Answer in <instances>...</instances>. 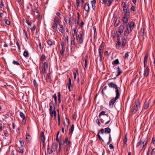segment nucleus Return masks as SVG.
<instances>
[{"mask_svg":"<svg viewBox=\"0 0 155 155\" xmlns=\"http://www.w3.org/2000/svg\"><path fill=\"white\" fill-rule=\"evenodd\" d=\"M49 105L50 106L49 111L50 116L51 117L54 116L55 118L56 116V112L55 110L54 105L53 103V101H52L50 103Z\"/></svg>","mask_w":155,"mask_h":155,"instance_id":"nucleus-1","label":"nucleus"},{"mask_svg":"<svg viewBox=\"0 0 155 155\" xmlns=\"http://www.w3.org/2000/svg\"><path fill=\"white\" fill-rule=\"evenodd\" d=\"M134 104V106L131 108L130 110L133 114H134L136 113L138 109V107L140 106V102L138 99L136 100Z\"/></svg>","mask_w":155,"mask_h":155,"instance_id":"nucleus-2","label":"nucleus"},{"mask_svg":"<svg viewBox=\"0 0 155 155\" xmlns=\"http://www.w3.org/2000/svg\"><path fill=\"white\" fill-rule=\"evenodd\" d=\"M126 28L127 29L126 30L124 31V35L127 38L128 36V34L131 32L132 30L131 28H130V26H128V24L127 25Z\"/></svg>","mask_w":155,"mask_h":155,"instance_id":"nucleus-3","label":"nucleus"},{"mask_svg":"<svg viewBox=\"0 0 155 155\" xmlns=\"http://www.w3.org/2000/svg\"><path fill=\"white\" fill-rule=\"evenodd\" d=\"M76 39L77 40H78V42L80 44H82L83 43L84 38L82 36L81 32H80V34L78 35V36H77Z\"/></svg>","mask_w":155,"mask_h":155,"instance_id":"nucleus-4","label":"nucleus"},{"mask_svg":"<svg viewBox=\"0 0 155 155\" xmlns=\"http://www.w3.org/2000/svg\"><path fill=\"white\" fill-rule=\"evenodd\" d=\"M151 101H150V100L148 102L147 101H145L144 104L143 108L142 110H143V109L147 110L148 109L149 107V105Z\"/></svg>","mask_w":155,"mask_h":155,"instance_id":"nucleus-5","label":"nucleus"},{"mask_svg":"<svg viewBox=\"0 0 155 155\" xmlns=\"http://www.w3.org/2000/svg\"><path fill=\"white\" fill-rule=\"evenodd\" d=\"M26 23L28 24V25L29 26H32V27L30 28L32 32H33V31L35 30V29L34 24L32 23V22H29L27 20L26 21Z\"/></svg>","mask_w":155,"mask_h":155,"instance_id":"nucleus-6","label":"nucleus"},{"mask_svg":"<svg viewBox=\"0 0 155 155\" xmlns=\"http://www.w3.org/2000/svg\"><path fill=\"white\" fill-rule=\"evenodd\" d=\"M108 85L110 87L114 88L115 90L119 88L115 83L113 82H110Z\"/></svg>","mask_w":155,"mask_h":155,"instance_id":"nucleus-7","label":"nucleus"},{"mask_svg":"<svg viewBox=\"0 0 155 155\" xmlns=\"http://www.w3.org/2000/svg\"><path fill=\"white\" fill-rule=\"evenodd\" d=\"M48 67V64L46 62H44L42 68V73H43L44 74L46 72V68H47Z\"/></svg>","mask_w":155,"mask_h":155,"instance_id":"nucleus-8","label":"nucleus"},{"mask_svg":"<svg viewBox=\"0 0 155 155\" xmlns=\"http://www.w3.org/2000/svg\"><path fill=\"white\" fill-rule=\"evenodd\" d=\"M104 42H102L101 45L100 46L99 48L98 49L99 53H103L104 45Z\"/></svg>","mask_w":155,"mask_h":155,"instance_id":"nucleus-9","label":"nucleus"},{"mask_svg":"<svg viewBox=\"0 0 155 155\" xmlns=\"http://www.w3.org/2000/svg\"><path fill=\"white\" fill-rule=\"evenodd\" d=\"M129 16H124L122 21L124 24H127L128 21Z\"/></svg>","mask_w":155,"mask_h":155,"instance_id":"nucleus-10","label":"nucleus"},{"mask_svg":"<svg viewBox=\"0 0 155 155\" xmlns=\"http://www.w3.org/2000/svg\"><path fill=\"white\" fill-rule=\"evenodd\" d=\"M150 69L148 67L146 68L144 71V75L145 77H147L149 75Z\"/></svg>","mask_w":155,"mask_h":155,"instance_id":"nucleus-11","label":"nucleus"},{"mask_svg":"<svg viewBox=\"0 0 155 155\" xmlns=\"http://www.w3.org/2000/svg\"><path fill=\"white\" fill-rule=\"evenodd\" d=\"M84 9L85 11H87L88 13L90 11V7L89 6V3L86 2L84 5Z\"/></svg>","mask_w":155,"mask_h":155,"instance_id":"nucleus-12","label":"nucleus"},{"mask_svg":"<svg viewBox=\"0 0 155 155\" xmlns=\"http://www.w3.org/2000/svg\"><path fill=\"white\" fill-rule=\"evenodd\" d=\"M64 42H61V50L60 51L61 54L63 55L65 51V48L64 47Z\"/></svg>","mask_w":155,"mask_h":155,"instance_id":"nucleus-13","label":"nucleus"},{"mask_svg":"<svg viewBox=\"0 0 155 155\" xmlns=\"http://www.w3.org/2000/svg\"><path fill=\"white\" fill-rule=\"evenodd\" d=\"M119 88H118L117 89L115 90V94H116V96L115 98L116 99H118L120 97V93L119 89Z\"/></svg>","mask_w":155,"mask_h":155,"instance_id":"nucleus-14","label":"nucleus"},{"mask_svg":"<svg viewBox=\"0 0 155 155\" xmlns=\"http://www.w3.org/2000/svg\"><path fill=\"white\" fill-rule=\"evenodd\" d=\"M118 99H116L115 97H114L109 102V106H110L111 105H114L116 101Z\"/></svg>","mask_w":155,"mask_h":155,"instance_id":"nucleus-15","label":"nucleus"},{"mask_svg":"<svg viewBox=\"0 0 155 155\" xmlns=\"http://www.w3.org/2000/svg\"><path fill=\"white\" fill-rule=\"evenodd\" d=\"M124 13V16H129L130 15V12L129 9L123 10Z\"/></svg>","mask_w":155,"mask_h":155,"instance_id":"nucleus-16","label":"nucleus"},{"mask_svg":"<svg viewBox=\"0 0 155 155\" xmlns=\"http://www.w3.org/2000/svg\"><path fill=\"white\" fill-rule=\"evenodd\" d=\"M46 79L47 82L51 83V77L50 76V73H48L47 74Z\"/></svg>","mask_w":155,"mask_h":155,"instance_id":"nucleus-17","label":"nucleus"},{"mask_svg":"<svg viewBox=\"0 0 155 155\" xmlns=\"http://www.w3.org/2000/svg\"><path fill=\"white\" fill-rule=\"evenodd\" d=\"M124 29V27L123 25H121L118 29V33H121L123 32Z\"/></svg>","mask_w":155,"mask_h":155,"instance_id":"nucleus-18","label":"nucleus"},{"mask_svg":"<svg viewBox=\"0 0 155 155\" xmlns=\"http://www.w3.org/2000/svg\"><path fill=\"white\" fill-rule=\"evenodd\" d=\"M60 26V28H58L59 31L62 33H64L65 31V30L63 28V26L62 25H59Z\"/></svg>","mask_w":155,"mask_h":155,"instance_id":"nucleus-19","label":"nucleus"},{"mask_svg":"<svg viewBox=\"0 0 155 155\" xmlns=\"http://www.w3.org/2000/svg\"><path fill=\"white\" fill-rule=\"evenodd\" d=\"M74 125L73 124L71 126V127L70 128V130H69V134L71 136L72 134V133L74 131Z\"/></svg>","mask_w":155,"mask_h":155,"instance_id":"nucleus-20","label":"nucleus"},{"mask_svg":"<svg viewBox=\"0 0 155 155\" xmlns=\"http://www.w3.org/2000/svg\"><path fill=\"white\" fill-rule=\"evenodd\" d=\"M96 0H93L91 1V4H92V8L93 10H95L96 8Z\"/></svg>","mask_w":155,"mask_h":155,"instance_id":"nucleus-21","label":"nucleus"},{"mask_svg":"<svg viewBox=\"0 0 155 155\" xmlns=\"http://www.w3.org/2000/svg\"><path fill=\"white\" fill-rule=\"evenodd\" d=\"M58 23L52 22L51 23L52 28L54 30L55 28H58Z\"/></svg>","mask_w":155,"mask_h":155,"instance_id":"nucleus-22","label":"nucleus"},{"mask_svg":"<svg viewBox=\"0 0 155 155\" xmlns=\"http://www.w3.org/2000/svg\"><path fill=\"white\" fill-rule=\"evenodd\" d=\"M148 58V55L146 54L145 56L144 59H143V63H144V67H145L146 64H147V60Z\"/></svg>","mask_w":155,"mask_h":155,"instance_id":"nucleus-23","label":"nucleus"},{"mask_svg":"<svg viewBox=\"0 0 155 155\" xmlns=\"http://www.w3.org/2000/svg\"><path fill=\"white\" fill-rule=\"evenodd\" d=\"M122 5H123L122 8H123V10L125 9H128L127 7V5L126 4V2H123L122 3Z\"/></svg>","mask_w":155,"mask_h":155,"instance_id":"nucleus-24","label":"nucleus"},{"mask_svg":"<svg viewBox=\"0 0 155 155\" xmlns=\"http://www.w3.org/2000/svg\"><path fill=\"white\" fill-rule=\"evenodd\" d=\"M117 74L116 75L117 77L120 75L122 72L121 69L119 67H117Z\"/></svg>","mask_w":155,"mask_h":155,"instance_id":"nucleus-25","label":"nucleus"},{"mask_svg":"<svg viewBox=\"0 0 155 155\" xmlns=\"http://www.w3.org/2000/svg\"><path fill=\"white\" fill-rule=\"evenodd\" d=\"M53 21L54 22H53L58 23V24L60 23V21L58 18L54 17H53Z\"/></svg>","mask_w":155,"mask_h":155,"instance_id":"nucleus-26","label":"nucleus"},{"mask_svg":"<svg viewBox=\"0 0 155 155\" xmlns=\"http://www.w3.org/2000/svg\"><path fill=\"white\" fill-rule=\"evenodd\" d=\"M114 0H107L106 2V5L108 6H109L111 5V4L113 2Z\"/></svg>","mask_w":155,"mask_h":155,"instance_id":"nucleus-27","label":"nucleus"},{"mask_svg":"<svg viewBox=\"0 0 155 155\" xmlns=\"http://www.w3.org/2000/svg\"><path fill=\"white\" fill-rule=\"evenodd\" d=\"M23 55L26 58H28L29 57V54L27 50H25L23 53Z\"/></svg>","mask_w":155,"mask_h":155,"instance_id":"nucleus-28","label":"nucleus"},{"mask_svg":"<svg viewBox=\"0 0 155 155\" xmlns=\"http://www.w3.org/2000/svg\"><path fill=\"white\" fill-rule=\"evenodd\" d=\"M104 130L105 133L107 134L110 133L111 131L110 129L108 127L106 128Z\"/></svg>","mask_w":155,"mask_h":155,"instance_id":"nucleus-29","label":"nucleus"},{"mask_svg":"<svg viewBox=\"0 0 155 155\" xmlns=\"http://www.w3.org/2000/svg\"><path fill=\"white\" fill-rule=\"evenodd\" d=\"M126 43V38L124 37V39L122 40V46L123 47V48H124V47L125 46Z\"/></svg>","mask_w":155,"mask_h":155,"instance_id":"nucleus-30","label":"nucleus"},{"mask_svg":"<svg viewBox=\"0 0 155 155\" xmlns=\"http://www.w3.org/2000/svg\"><path fill=\"white\" fill-rule=\"evenodd\" d=\"M53 147H52L51 149L50 150H49V142L48 143V148H47V152L49 154H51L52 153L53 151Z\"/></svg>","mask_w":155,"mask_h":155,"instance_id":"nucleus-31","label":"nucleus"},{"mask_svg":"<svg viewBox=\"0 0 155 155\" xmlns=\"http://www.w3.org/2000/svg\"><path fill=\"white\" fill-rule=\"evenodd\" d=\"M119 64V61L118 59H115L112 63L113 65H117Z\"/></svg>","mask_w":155,"mask_h":155,"instance_id":"nucleus-32","label":"nucleus"},{"mask_svg":"<svg viewBox=\"0 0 155 155\" xmlns=\"http://www.w3.org/2000/svg\"><path fill=\"white\" fill-rule=\"evenodd\" d=\"M41 140L42 141H45V135L43 132H41Z\"/></svg>","mask_w":155,"mask_h":155,"instance_id":"nucleus-33","label":"nucleus"},{"mask_svg":"<svg viewBox=\"0 0 155 155\" xmlns=\"http://www.w3.org/2000/svg\"><path fill=\"white\" fill-rule=\"evenodd\" d=\"M120 44H121V42H120V41H117V43L116 45V48H117V49H118L120 47Z\"/></svg>","mask_w":155,"mask_h":155,"instance_id":"nucleus-34","label":"nucleus"},{"mask_svg":"<svg viewBox=\"0 0 155 155\" xmlns=\"http://www.w3.org/2000/svg\"><path fill=\"white\" fill-rule=\"evenodd\" d=\"M47 43L50 47H51L52 45H54V43H53L50 40L47 41Z\"/></svg>","mask_w":155,"mask_h":155,"instance_id":"nucleus-35","label":"nucleus"},{"mask_svg":"<svg viewBox=\"0 0 155 155\" xmlns=\"http://www.w3.org/2000/svg\"><path fill=\"white\" fill-rule=\"evenodd\" d=\"M105 115V112L104 111H101L99 114V117L101 119H102L101 118V116L102 115Z\"/></svg>","mask_w":155,"mask_h":155,"instance_id":"nucleus-36","label":"nucleus"},{"mask_svg":"<svg viewBox=\"0 0 155 155\" xmlns=\"http://www.w3.org/2000/svg\"><path fill=\"white\" fill-rule=\"evenodd\" d=\"M144 28L141 29L140 31V34L141 36H143L144 35Z\"/></svg>","mask_w":155,"mask_h":155,"instance_id":"nucleus-37","label":"nucleus"},{"mask_svg":"<svg viewBox=\"0 0 155 155\" xmlns=\"http://www.w3.org/2000/svg\"><path fill=\"white\" fill-rule=\"evenodd\" d=\"M18 152L20 153H22L24 152V148L23 147H20L18 150Z\"/></svg>","mask_w":155,"mask_h":155,"instance_id":"nucleus-38","label":"nucleus"},{"mask_svg":"<svg viewBox=\"0 0 155 155\" xmlns=\"http://www.w3.org/2000/svg\"><path fill=\"white\" fill-rule=\"evenodd\" d=\"M127 134H126L125 135V136L124 139L123 140L124 146L126 144L127 142Z\"/></svg>","mask_w":155,"mask_h":155,"instance_id":"nucleus-39","label":"nucleus"},{"mask_svg":"<svg viewBox=\"0 0 155 155\" xmlns=\"http://www.w3.org/2000/svg\"><path fill=\"white\" fill-rule=\"evenodd\" d=\"M19 141L21 145V147H23L24 145V140L21 139H20Z\"/></svg>","mask_w":155,"mask_h":155,"instance_id":"nucleus-40","label":"nucleus"},{"mask_svg":"<svg viewBox=\"0 0 155 155\" xmlns=\"http://www.w3.org/2000/svg\"><path fill=\"white\" fill-rule=\"evenodd\" d=\"M128 26H130V28H133L134 26V22L132 21H131L130 23V25H129V24H128Z\"/></svg>","mask_w":155,"mask_h":155,"instance_id":"nucleus-41","label":"nucleus"},{"mask_svg":"<svg viewBox=\"0 0 155 155\" xmlns=\"http://www.w3.org/2000/svg\"><path fill=\"white\" fill-rule=\"evenodd\" d=\"M75 39V37H74V38H71V45H75V41H74Z\"/></svg>","mask_w":155,"mask_h":155,"instance_id":"nucleus-42","label":"nucleus"},{"mask_svg":"<svg viewBox=\"0 0 155 155\" xmlns=\"http://www.w3.org/2000/svg\"><path fill=\"white\" fill-rule=\"evenodd\" d=\"M20 117L23 119L26 118L25 115H24L23 113L21 111L20 112Z\"/></svg>","mask_w":155,"mask_h":155,"instance_id":"nucleus-43","label":"nucleus"},{"mask_svg":"<svg viewBox=\"0 0 155 155\" xmlns=\"http://www.w3.org/2000/svg\"><path fill=\"white\" fill-rule=\"evenodd\" d=\"M87 58H85L84 59L85 64H84V69L85 70V69L87 68Z\"/></svg>","mask_w":155,"mask_h":155,"instance_id":"nucleus-44","label":"nucleus"},{"mask_svg":"<svg viewBox=\"0 0 155 155\" xmlns=\"http://www.w3.org/2000/svg\"><path fill=\"white\" fill-rule=\"evenodd\" d=\"M76 28H75L74 29V34H73V36L74 37V36H76V38H77V33L76 31Z\"/></svg>","mask_w":155,"mask_h":155,"instance_id":"nucleus-45","label":"nucleus"},{"mask_svg":"<svg viewBox=\"0 0 155 155\" xmlns=\"http://www.w3.org/2000/svg\"><path fill=\"white\" fill-rule=\"evenodd\" d=\"M46 58L45 56V54H43L41 56V60L42 61H44Z\"/></svg>","mask_w":155,"mask_h":155,"instance_id":"nucleus-46","label":"nucleus"},{"mask_svg":"<svg viewBox=\"0 0 155 155\" xmlns=\"http://www.w3.org/2000/svg\"><path fill=\"white\" fill-rule=\"evenodd\" d=\"M5 23L6 24L8 25H9L10 24V21L8 20V19H4Z\"/></svg>","mask_w":155,"mask_h":155,"instance_id":"nucleus-47","label":"nucleus"},{"mask_svg":"<svg viewBox=\"0 0 155 155\" xmlns=\"http://www.w3.org/2000/svg\"><path fill=\"white\" fill-rule=\"evenodd\" d=\"M121 35V34H120V33L117 34V39L118 41H120Z\"/></svg>","mask_w":155,"mask_h":155,"instance_id":"nucleus-48","label":"nucleus"},{"mask_svg":"<svg viewBox=\"0 0 155 155\" xmlns=\"http://www.w3.org/2000/svg\"><path fill=\"white\" fill-rule=\"evenodd\" d=\"M129 53H130V52H128L125 54L124 56V59H126L128 58L129 55L128 54Z\"/></svg>","mask_w":155,"mask_h":155,"instance_id":"nucleus-49","label":"nucleus"},{"mask_svg":"<svg viewBox=\"0 0 155 155\" xmlns=\"http://www.w3.org/2000/svg\"><path fill=\"white\" fill-rule=\"evenodd\" d=\"M99 57H100V61H102V54L103 53H99Z\"/></svg>","mask_w":155,"mask_h":155,"instance_id":"nucleus-50","label":"nucleus"},{"mask_svg":"<svg viewBox=\"0 0 155 155\" xmlns=\"http://www.w3.org/2000/svg\"><path fill=\"white\" fill-rule=\"evenodd\" d=\"M38 47L41 50H42L43 48H42L41 43L40 41H39L38 45Z\"/></svg>","mask_w":155,"mask_h":155,"instance_id":"nucleus-51","label":"nucleus"},{"mask_svg":"<svg viewBox=\"0 0 155 155\" xmlns=\"http://www.w3.org/2000/svg\"><path fill=\"white\" fill-rule=\"evenodd\" d=\"M142 141L141 140H140L139 142L137 143L136 145V147H137L139 146L142 143Z\"/></svg>","mask_w":155,"mask_h":155,"instance_id":"nucleus-52","label":"nucleus"},{"mask_svg":"<svg viewBox=\"0 0 155 155\" xmlns=\"http://www.w3.org/2000/svg\"><path fill=\"white\" fill-rule=\"evenodd\" d=\"M68 19H69V18L68 16L65 17L64 18V20L67 24L68 23Z\"/></svg>","mask_w":155,"mask_h":155,"instance_id":"nucleus-53","label":"nucleus"},{"mask_svg":"<svg viewBox=\"0 0 155 155\" xmlns=\"http://www.w3.org/2000/svg\"><path fill=\"white\" fill-rule=\"evenodd\" d=\"M34 86L35 88L38 87V84L35 80H34L33 81Z\"/></svg>","mask_w":155,"mask_h":155,"instance_id":"nucleus-54","label":"nucleus"},{"mask_svg":"<svg viewBox=\"0 0 155 155\" xmlns=\"http://www.w3.org/2000/svg\"><path fill=\"white\" fill-rule=\"evenodd\" d=\"M26 139L27 140H28V141H29V140L31 139V137L30 135L28 134H26Z\"/></svg>","mask_w":155,"mask_h":155,"instance_id":"nucleus-55","label":"nucleus"},{"mask_svg":"<svg viewBox=\"0 0 155 155\" xmlns=\"http://www.w3.org/2000/svg\"><path fill=\"white\" fill-rule=\"evenodd\" d=\"M68 138L67 137L65 139L64 141L63 142V144H64L65 143H66L68 141Z\"/></svg>","mask_w":155,"mask_h":155,"instance_id":"nucleus-56","label":"nucleus"},{"mask_svg":"<svg viewBox=\"0 0 155 155\" xmlns=\"http://www.w3.org/2000/svg\"><path fill=\"white\" fill-rule=\"evenodd\" d=\"M12 63L14 64H15V65H20L19 63L17 61H16L15 60H14L13 61Z\"/></svg>","mask_w":155,"mask_h":155,"instance_id":"nucleus-57","label":"nucleus"},{"mask_svg":"<svg viewBox=\"0 0 155 155\" xmlns=\"http://www.w3.org/2000/svg\"><path fill=\"white\" fill-rule=\"evenodd\" d=\"M97 136L100 140H101L103 142L104 141V140L100 136L99 133L97 134Z\"/></svg>","mask_w":155,"mask_h":155,"instance_id":"nucleus-58","label":"nucleus"},{"mask_svg":"<svg viewBox=\"0 0 155 155\" xmlns=\"http://www.w3.org/2000/svg\"><path fill=\"white\" fill-rule=\"evenodd\" d=\"M69 82L68 84L67 85L68 86H71V78H70L68 79Z\"/></svg>","mask_w":155,"mask_h":155,"instance_id":"nucleus-59","label":"nucleus"},{"mask_svg":"<svg viewBox=\"0 0 155 155\" xmlns=\"http://www.w3.org/2000/svg\"><path fill=\"white\" fill-rule=\"evenodd\" d=\"M107 0H100V2H101L102 4H104L105 5L106 4Z\"/></svg>","mask_w":155,"mask_h":155,"instance_id":"nucleus-60","label":"nucleus"},{"mask_svg":"<svg viewBox=\"0 0 155 155\" xmlns=\"http://www.w3.org/2000/svg\"><path fill=\"white\" fill-rule=\"evenodd\" d=\"M26 123V118H23L22 120V124L25 125Z\"/></svg>","mask_w":155,"mask_h":155,"instance_id":"nucleus-61","label":"nucleus"},{"mask_svg":"<svg viewBox=\"0 0 155 155\" xmlns=\"http://www.w3.org/2000/svg\"><path fill=\"white\" fill-rule=\"evenodd\" d=\"M109 141L107 143V144H109L110 143V141H111V137L110 134H109Z\"/></svg>","mask_w":155,"mask_h":155,"instance_id":"nucleus-62","label":"nucleus"},{"mask_svg":"<svg viewBox=\"0 0 155 155\" xmlns=\"http://www.w3.org/2000/svg\"><path fill=\"white\" fill-rule=\"evenodd\" d=\"M104 130L103 129H102L100 130H99L98 133H100L101 134H102L104 133Z\"/></svg>","mask_w":155,"mask_h":155,"instance_id":"nucleus-63","label":"nucleus"},{"mask_svg":"<svg viewBox=\"0 0 155 155\" xmlns=\"http://www.w3.org/2000/svg\"><path fill=\"white\" fill-rule=\"evenodd\" d=\"M142 143L143 144L142 149H144V150L146 148V147L147 145L145 144L144 141H143Z\"/></svg>","mask_w":155,"mask_h":155,"instance_id":"nucleus-64","label":"nucleus"}]
</instances>
